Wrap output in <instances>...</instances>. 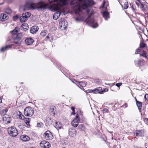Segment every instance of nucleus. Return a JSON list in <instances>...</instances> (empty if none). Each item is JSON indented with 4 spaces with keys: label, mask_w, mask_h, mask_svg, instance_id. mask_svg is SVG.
<instances>
[{
    "label": "nucleus",
    "mask_w": 148,
    "mask_h": 148,
    "mask_svg": "<svg viewBox=\"0 0 148 148\" xmlns=\"http://www.w3.org/2000/svg\"><path fill=\"white\" fill-rule=\"evenodd\" d=\"M43 125V123H38L37 124V127H42Z\"/></svg>",
    "instance_id": "obj_42"
},
{
    "label": "nucleus",
    "mask_w": 148,
    "mask_h": 148,
    "mask_svg": "<svg viewBox=\"0 0 148 148\" xmlns=\"http://www.w3.org/2000/svg\"><path fill=\"white\" fill-rule=\"evenodd\" d=\"M140 47L142 48H143L146 47V45L143 42H142L140 44Z\"/></svg>",
    "instance_id": "obj_36"
},
{
    "label": "nucleus",
    "mask_w": 148,
    "mask_h": 148,
    "mask_svg": "<svg viewBox=\"0 0 148 148\" xmlns=\"http://www.w3.org/2000/svg\"><path fill=\"white\" fill-rule=\"evenodd\" d=\"M71 109L73 111L71 113V114H75V112L74 108L73 107H72L71 108Z\"/></svg>",
    "instance_id": "obj_41"
},
{
    "label": "nucleus",
    "mask_w": 148,
    "mask_h": 148,
    "mask_svg": "<svg viewBox=\"0 0 148 148\" xmlns=\"http://www.w3.org/2000/svg\"><path fill=\"white\" fill-rule=\"evenodd\" d=\"M71 123L72 126L75 127H76L79 124L77 122L75 123L74 121H72Z\"/></svg>",
    "instance_id": "obj_34"
},
{
    "label": "nucleus",
    "mask_w": 148,
    "mask_h": 148,
    "mask_svg": "<svg viewBox=\"0 0 148 148\" xmlns=\"http://www.w3.org/2000/svg\"><path fill=\"white\" fill-rule=\"evenodd\" d=\"M108 110L106 108L103 109V111L105 112H107L108 111Z\"/></svg>",
    "instance_id": "obj_53"
},
{
    "label": "nucleus",
    "mask_w": 148,
    "mask_h": 148,
    "mask_svg": "<svg viewBox=\"0 0 148 148\" xmlns=\"http://www.w3.org/2000/svg\"><path fill=\"white\" fill-rule=\"evenodd\" d=\"M19 30V28L17 27H16L11 32V34H15L18 32Z\"/></svg>",
    "instance_id": "obj_27"
},
{
    "label": "nucleus",
    "mask_w": 148,
    "mask_h": 148,
    "mask_svg": "<svg viewBox=\"0 0 148 148\" xmlns=\"http://www.w3.org/2000/svg\"><path fill=\"white\" fill-rule=\"evenodd\" d=\"M29 119H25V123L27 125H29Z\"/></svg>",
    "instance_id": "obj_37"
},
{
    "label": "nucleus",
    "mask_w": 148,
    "mask_h": 148,
    "mask_svg": "<svg viewBox=\"0 0 148 148\" xmlns=\"http://www.w3.org/2000/svg\"><path fill=\"white\" fill-rule=\"evenodd\" d=\"M135 62L137 66L140 67V66H141L140 65V63H141L142 64H143L144 62V61L143 60L141 61L140 60H138L137 61H135Z\"/></svg>",
    "instance_id": "obj_25"
},
{
    "label": "nucleus",
    "mask_w": 148,
    "mask_h": 148,
    "mask_svg": "<svg viewBox=\"0 0 148 148\" xmlns=\"http://www.w3.org/2000/svg\"><path fill=\"white\" fill-rule=\"evenodd\" d=\"M140 0H137V1H138V2H139L140 3H141L140 1Z\"/></svg>",
    "instance_id": "obj_57"
},
{
    "label": "nucleus",
    "mask_w": 148,
    "mask_h": 148,
    "mask_svg": "<svg viewBox=\"0 0 148 148\" xmlns=\"http://www.w3.org/2000/svg\"><path fill=\"white\" fill-rule=\"evenodd\" d=\"M78 129L80 131H84L85 130V127L84 125L83 124L79 125L78 127Z\"/></svg>",
    "instance_id": "obj_26"
},
{
    "label": "nucleus",
    "mask_w": 148,
    "mask_h": 148,
    "mask_svg": "<svg viewBox=\"0 0 148 148\" xmlns=\"http://www.w3.org/2000/svg\"><path fill=\"white\" fill-rule=\"evenodd\" d=\"M60 6L59 7V8L58 10H54L53 9H52V11H57L56 12L53 16V18L54 20H57L60 16V14H61V11H62V7L63 6Z\"/></svg>",
    "instance_id": "obj_7"
},
{
    "label": "nucleus",
    "mask_w": 148,
    "mask_h": 148,
    "mask_svg": "<svg viewBox=\"0 0 148 148\" xmlns=\"http://www.w3.org/2000/svg\"><path fill=\"white\" fill-rule=\"evenodd\" d=\"M73 9L76 15L80 16L82 13V9H86L94 4L92 0H72L71 3Z\"/></svg>",
    "instance_id": "obj_1"
},
{
    "label": "nucleus",
    "mask_w": 148,
    "mask_h": 148,
    "mask_svg": "<svg viewBox=\"0 0 148 148\" xmlns=\"http://www.w3.org/2000/svg\"><path fill=\"white\" fill-rule=\"evenodd\" d=\"M4 122L6 124H8L10 123L11 118L8 115L4 114L2 117Z\"/></svg>",
    "instance_id": "obj_10"
},
{
    "label": "nucleus",
    "mask_w": 148,
    "mask_h": 148,
    "mask_svg": "<svg viewBox=\"0 0 148 148\" xmlns=\"http://www.w3.org/2000/svg\"><path fill=\"white\" fill-rule=\"evenodd\" d=\"M139 6H140V8L143 11H145L147 10V5L144 4L140 3Z\"/></svg>",
    "instance_id": "obj_22"
},
{
    "label": "nucleus",
    "mask_w": 148,
    "mask_h": 148,
    "mask_svg": "<svg viewBox=\"0 0 148 148\" xmlns=\"http://www.w3.org/2000/svg\"><path fill=\"white\" fill-rule=\"evenodd\" d=\"M25 42L27 44L30 45L32 44L34 40L32 38H28L25 40Z\"/></svg>",
    "instance_id": "obj_17"
},
{
    "label": "nucleus",
    "mask_w": 148,
    "mask_h": 148,
    "mask_svg": "<svg viewBox=\"0 0 148 148\" xmlns=\"http://www.w3.org/2000/svg\"><path fill=\"white\" fill-rule=\"evenodd\" d=\"M140 49H136V51L135 52V54H137L139 53V52H140Z\"/></svg>",
    "instance_id": "obj_44"
},
{
    "label": "nucleus",
    "mask_w": 148,
    "mask_h": 148,
    "mask_svg": "<svg viewBox=\"0 0 148 148\" xmlns=\"http://www.w3.org/2000/svg\"><path fill=\"white\" fill-rule=\"evenodd\" d=\"M55 109L56 108L54 106H51L50 108V111L52 113V115L53 116H54L55 114Z\"/></svg>",
    "instance_id": "obj_24"
},
{
    "label": "nucleus",
    "mask_w": 148,
    "mask_h": 148,
    "mask_svg": "<svg viewBox=\"0 0 148 148\" xmlns=\"http://www.w3.org/2000/svg\"><path fill=\"white\" fill-rule=\"evenodd\" d=\"M122 83H116V86L118 87H119L120 86H121V85H122Z\"/></svg>",
    "instance_id": "obj_47"
},
{
    "label": "nucleus",
    "mask_w": 148,
    "mask_h": 148,
    "mask_svg": "<svg viewBox=\"0 0 148 148\" xmlns=\"http://www.w3.org/2000/svg\"><path fill=\"white\" fill-rule=\"evenodd\" d=\"M21 139L24 141H26L29 140L30 138L27 136L22 135L21 136Z\"/></svg>",
    "instance_id": "obj_23"
},
{
    "label": "nucleus",
    "mask_w": 148,
    "mask_h": 148,
    "mask_svg": "<svg viewBox=\"0 0 148 148\" xmlns=\"http://www.w3.org/2000/svg\"><path fill=\"white\" fill-rule=\"evenodd\" d=\"M33 109L30 107H28L25 108L24 110V113L25 116L31 117L32 116L34 113Z\"/></svg>",
    "instance_id": "obj_6"
},
{
    "label": "nucleus",
    "mask_w": 148,
    "mask_h": 148,
    "mask_svg": "<svg viewBox=\"0 0 148 148\" xmlns=\"http://www.w3.org/2000/svg\"><path fill=\"white\" fill-rule=\"evenodd\" d=\"M47 38H49V36H47Z\"/></svg>",
    "instance_id": "obj_59"
},
{
    "label": "nucleus",
    "mask_w": 148,
    "mask_h": 148,
    "mask_svg": "<svg viewBox=\"0 0 148 148\" xmlns=\"http://www.w3.org/2000/svg\"><path fill=\"white\" fill-rule=\"evenodd\" d=\"M8 112V110L7 109L3 110L2 111V113L5 114Z\"/></svg>",
    "instance_id": "obj_43"
},
{
    "label": "nucleus",
    "mask_w": 148,
    "mask_h": 148,
    "mask_svg": "<svg viewBox=\"0 0 148 148\" xmlns=\"http://www.w3.org/2000/svg\"><path fill=\"white\" fill-rule=\"evenodd\" d=\"M136 136L143 137L144 136V132L143 130H139L136 131Z\"/></svg>",
    "instance_id": "obj_13"
},
{
    "label": "nucleus",
    "mask_w": 148,
    "mask_h": 148,
    "mask_svg": "<svg viewBox=\"0 0 148 148\" xmlns=\"http://www.w3.org/2000/svg\"><path fill=\"white\" fill-rule=\"evenodd\" d=\"M38 29V27L37 26H34L32 27L30 30V32L32 34L36 33Z\"/></svg>",
    "instance_id": "obj_15"
},
{
    "label": "nucleus",
    "mask_w": 148,
    "mask_h": 148,
    "mask_svg": "<svg viewBox=\"0 0 148 148\" xmlns=\"http://www.w3.org/2000/svg\"><path fill=\"white\" fill-rule=\"evenodd\" d=\"M60 25L61 26V27H63L64 28H65L66 27L67 24V22L65 21H62L59 23Z\"/></svg>",
    "instance_id": "obj_21"
},
{
    "label": "nucleus",
    "mask_w": 148,
    "mask_h": 148,
    "mask_svg": "<svg viewBox=\"0 0 148 148\" xmlns=\"http://www.w3.org/2000/svg\"><path fill=\"white\" fill-rule=\"evenodd\" d=\"M142 53V55H140L147 58V56H146L147 53L145 51L143 50V51Z\"/></svg>",
    "instance_id": "obj_35"
},
{
    "label": "nucleus",
    "mask_w": 148,
    "mask_h": 148,
    "mask_svg": "<svg viewBox=\"0 0 148 148\" xmlns=\"http://www.w3.org/2000/svg\"><path fill=\"white\" fill-rule=\"evenodd\" d=\"M8 131V133L12 136H16L18 134L17 129L14 126H11L9 127Z\"/></svg>",
    "instance_id": "obj_5"
},
{
    "label": "nucleus",
    "mask_w": 148,
    "mask_h": 148,
    "mask_svg": "<svg viewBox=\"0 0 148 148\" xmlns=\"http://www.w3.org/2000/svg\"><path fill=\"white\" fill-rule=\"evenodd\" d=\"M145 121L148 125V119H145Z\"/></svg>",
    "instance_id": "obj_50"
},
{
    "label": "nucleus",
    "mask_w": 148,
    "mask_h": 148,
    "mask_svg": "<svg viewBox=\"0 0 148 148\" xmlns=\"http://www.w3.org/2000/svg\"><path fill=\"white\" fill-rule=\"evenodd\" d=\"M12 11L9 8H7L5 11V12L8 14H10L11 13Z\"/></svg>",
    "instance_id": "obj_33"
},
{
    "label": "nucleus",
    "mask_w": 148,
    "mask_h": 148,
    "mask_svg": "<svg viewBox=\"0 0 148 148\" xmlns=\"http://www.w3.org/2000/svg\"><path fill=\"white\" fill-rule=\"evenodd\" d=\"M135 100H136V103H137V102H138V101H138L136 99H135Z\"/></svg>",
    "instance_id": "obj_58"
},
{
    "label": "nucleus",
    "mask_w": 148,
    "mask_h": 148,
    "mask_svg": "<svg viewBox=\"0 0 148 148\" xmlns=\"http://www.w3.org/2000/svg\"><path fill=\"white\" fill-rule=\"evenodd\" d=\"M103 16L106 20L109 18V13L107 11H105L103 13Z\"/></svg>",
    "instance_id": "obj_20"
},
{
    "label": "nucleus",
    "mask_w": 148,
    "mask_h": 148,
    "mask_svg": "<svg viewBox=\"0 0 148 148\" xmlns=\"http://www.w3.org/2000/svg\"><path fill=\"white\" fill-rule=\"evenodd\" d=\"M47 34V32L46 31H44L41 33V35L42 36H45Z\"/></svg>",
    "instance_id": "obj_39"
},
{
    "label": "nucleus",
    "mask_w": 148,
    "mask_h": 148,
    "mask_svg": "<svg viewBox=\"0 0 148 148\" xmlns=\"http://www.w3.org/2000/svg\"><path fill=\"white\" fill-rule=\"evenodd\" d=\"M41 147L44 148H49L51 147L50 143L45 140L42 141L40 143Z\"/></svg>",
    "instance_id": "obj_12"
},
{
    "label": "nucleus",
    "mask_w": 148,
    "mask_h": 148,
    "mask_svg": "<svg viewBox=\"0 0 148 148\" xmlns=\"http://www.w3.org/2000/svg\"><path fill=\"white\" fill-rule=\"evenodd\" d=\"M2 99L1 97H0V103L2 102Z\"/></svg>",
    "instance_id": "obj_55"
},
{
    "label": "nucleus",
    "mask_w": 148,
    "mask_h": 148,
    "mask_svg": "<svg viewBox=\"0 0 148 148\" xmlns=\"http://www.w3.org/2000/svg\"><path fill=\"white\" fill-rule=\"evenodd\" d=\"M136 105L138 107V109L140 110L141 109L142 107V103L140 101L137 102L136 103Z\"/></svg>",
    "instance_id": "obj_30"
},
{
    "label": "nucleus",
    "mask_w": 148,
    "mask_h": 148,
    "mask_svg": "<svg viewBox=\"0 0 148 148\" xmlns=\"http://www.w3.org/2000/svg\"><path fill=\"white\" fill-rule=\"evenodd\" d=\"M44 138L47 140H52L53 139V136L51 132L49 131H47L44 134Z\"/></svg>",
    "instance_id": "obj_9"
},
{
    "label": "nucleus",
    "mask_w": 148,
    "mask_h": 148,
    "mask_svg": "<svg viewBox=\"0 0 148 148\" xmlns=\"http://www.w3.org/2000/svg\"><path fill=\"white\" fill-rule=\"evenodd\" d=\"M29 28L28 25L25 23H24L21 26V29L22 30L25 31L28 29Z\"/></svg>",
    "instance_id": "obj_19"
},
{
    "label": "nucleus",
    "mask_w": 148,
    "mask_h": 148,
    "mask_svg": "<svg viewBox=\"0 0 148 148\" xmlns=\"http://www.w3.org/2000/svg\"><path fill=\"white\" fill-rule=\"evenodd\" d=\"M79 120L80 118L78 116H76L75 118L72 121H74L75 123L77 122V123H79Z\"/></svg>",
    "instance_id": "obj_32"
},
{
    "label": "nucleus",
    "mask_w": 148,
    "mask_h": 148,
    "mask_svg": "<svg viewBox=\"0 0 148 148\" xmlns=\"http://www.w3.org/2000/svg\"><path fill=\"white\" fill-rule=\"evenodd\" d=\"M31 16V14L29 12H25L22 14V16L20 18V21L22 23L26 21L27 19V18Z\"/></svg>",
    "instance_id": "obj_8"
},
{
    "label": "nucleus",
    "mask_w": 148,
    "mask_h": 148,
    "mask_svg": "<svg viewBox=\"0 0 148 148\" xmlns=\"http://www.w3.org/2000/svg\"><path fill=\"white\" fill-rule=\"evenodd\" d=\"M76 130L73 128H70L69 130V134L71 137H75L77 134Z\"/></svg>",
    "instance_id": "obj_11"
},
{
    "label": "nucleus",
    "mask_w": 148,
    "mask_h": 148,
    "mask_svg": "<svg viewBox=\"0 0 148 148\" xmlns=\"http://www.w3.org/2000/svg\"><path fill=\"white\" fill-rule=\"evenodd\" d=\"M22 42V39H19L17 37H15L14 39L13 42L15 44H17L18 45H19L21 44Z\"/></svg>",
    "instance_id": "obj_18"
},
{
    "label": "nucleus",
    "mask_w": 148,
    "mask_h": 148,
    "mask_svg": "<svg viewBox=\"0 0 148 148\" xmlns=\"http://www.w3.org/2000/svg\"><path fill=\"white\" fill-rule=\"evenodd\" d=\"M90 12V10L89 9H87V12L88 14H89Z\"/></svg>",
    "instance_id": "obj_54"
},
{
    "label": "nucleus",
    "mask_w": 148,
    "mask_h": 148,
    "mask_svg": "<svg viewBox=\"0 0 148 148\" xmlns=\"http://www.w3.org/2000/svg\"><path fill=\"white\" fill-rule=\"evenodd\" d=\"M48 1L50 3L53 2H58L57 3L54 4L51 6L52 9L54 10H58L60 6H65L68 3L67 0H48Z\"/></svg>",
    "instance_id": "obj_3"
},
{
    "label": "nucleus",
    "mask_w": 148,
    "mask_h": 148,
    "mask_svg": "<svg viewBox=\"0 0 148 148\" xmlns=\"http://www.w3.org/2000/svg\"><path fill=\"white\" fill-rule=\"evenodd\" d=\"M79 84L83 87H85L86 85V82L85 81H80L79 82Z\"/></svg>",
    "instance_id": "obj_28"
},
{
    "label": "nucleus",
    "mask_w": 148,
    "mask_h": 148,
    "mask_svg": "<svg viewBox=\"0 0 148 148\" xmlns=\"http://www.w3.org/2000/svg\"><path fill=\"white\" fill-rule=\"evenodd\" d=\"M10 47V45H6L5 47H3L1 49V52H3L6 50L8 48Z\"/></svg>",
    "instance_id": "obj_29"
},
{
    "label": "nucleus",
    "mask_w": 148,
    "mask_h": 148,
    "mask_svg": "<svg viewBox=\"0 0 148 148\" xmlns=\"http://www.w3.org/2000/svg\"><path fill=\"white\" fill-rule=\"evenodd\" d=\"M8 18V15L5 13L1 14L0 16L1 21H4L7 20Z\"/></svg>",
    "instance_id": "obj_16"
},
{
    "label": "nucleus",
    "mask_w": 148,
    "mask_h": 148,
    "mask_svg": "<svg viewBox=\"0 0 148 148\" xmlns=\"http://www.w3.org/2000/svg\"><path fill=\"white\" fill-rule=\"evenodd\" d=\"M126 107H127V103H125V104L124 105Z\"/></svg>",
    "instance_id": "obj_56"
},
{
    "label": "nucleus",
    "mask_w": 148,
    "mask_h": 148,
    "mask_svg": "<svg viewBox=\"0 0 148 148\" xmlns=\"http://www.w3.org/2000/svg\"><path fill=\"white\" fill-rule=\"evenodd\" d=\"M130 4L132 6V9L135 10L137 8H138L139 6L140 3L138 2H135L133 3H130Z\"/></svg>",
    "instance_id": "obj_14"
},
{
    "label": "nucleus",
    "mask_w": 148,
    "mask_h": 148,
    "mask_svg": "<svg viewBox=\"0 0 148 148\" xmlns=\"http://www.w3.org/2000/svg\"><path fill=\"white\" fill-rule=\"evenodd\" d=\"M106 89L107 90V91H108V90L107 89Z\"/></svg>",
    "instance_id": "obj_60"
},
{
    "label": "nucleus",
    "mask_w": 148,
    "mask_h": 148,
    "mask_svg": "<svg viewBox=\"0 0 148 148\" xmlns=\"http://www.w3.org/2000/svg\"><path fill=\"white\" fill-rule=\"evenodd\" d=\"M93 92H94V93H95L96 92L97 93L98 92H99V91L98 90H92Z\"/></svg>",
    "instance_id": "obj_49"
},
{
    "label": "nucleus",
    "mask_w": 148,
    "mask_h": 148,
    "mask_svg": "<svg viewBox=\"0 0 148 148\" xmlns=\"http://www.w3.org/2000/svg\"><path fill=\"white\" fill-rule=\"evenodd\" d=\"M144 97L146 100L148 101V94H146L145 96Z\"/></svg>",
    "instance_id": "obj_46"
},
{
    "label": "nucleus",
    "mask_w": 148,
    "mask_h": 148,
    "mask_svg": "<svg viewBox=\"0 0 148 148\" xmlns=\"http://www.w3.org/2000/svg\"><path fill=\"white\" fill-rule=\"evenodd\" d=\"M106 3V2L105 0H104L103 3L102 8L104 7V5Z\"/></svg>",
    "instance_id": "obj_51"
},
{
    "label": "nucleus",
    "mask_w": 148,
    "mask_h": 148,
    "mask_svg": "<svg viewBox=\"0 0 148 148\" xmlns=\"http://www.w3.org/2000/svg\"><path fill=\"white\" fill-rule=\"evenodd\" d=\"M25 117L23 116L22 114H19V118L20 119H24Z\"/></svg>",
    "instance_id": "obj_45"
},
{
    "label": "nucleus",
    "mask_w": 148,
    "mask_h": 148,
    "mask_svg": "<svg viewBox=\"0 0 148 148\" xmlns=\"http://www.w3.org/2000/svg\"><path fill=\"white\" fill-rule=\"evenodd\" d=\"M23 35L21 33H19L16 35V37L18 38L19 39H22L21 38L23 37Z\"/></svg>",
    "instance_id": "obj_31"
},
{
    "label": "nucleus",
    "mask_w": 148,
    "mask_h": 148,
    "mask_svg": "<svg viewBox=\"0 0 148 148\" xmlns=\"http://www.w3.org/2000/svg\"><path fill=\"white\" fill-rule=\"evenodd\" d=\"M124 8L125 9H127L128 7V3L127 2H126L124 4Z\"/></svg>",
    "instance_id": "obj_38"
},
{
    "label": "nucleus",
    "mask_w": 148,
    "mask_h": 148,
    "mask_svg": "<svg viewBox=\"0 0 148 148\" xmlns=\"http://www.w3.org/2000/svg\"><path fill=\"white\" fill-rule=\"evenodd\" d=\"M19 16L18 15H16L13 16V20L14 21H16L19 18Z\"/></svg>",
    "instance_id": "obj_40"
},
{
    "label": "nucleus",
    "mask_w": 148,
    "mask_h": 148,
    "mask_svg": "<svg viewBox=\"0 0 148 148\" xmlns=\"http://www.w3.org/2000/svg\"><path fill=\"white\" fill-rule=\"evenodd\" d=\"M87 24L91 26L93 28H96L98 25L94 19L90 18V16L89 15L85 21Z\"/></svg>",
    "instance_id": "obj_4"
},
{
    "label": "nucleus",
    "mask_w": 148,
    "mask_h": 148,
    "mask_svg": "<svg viewBox=\"0 0 148 148\" xmlns=\"http://www.w3.org/2000/svg\"><path fill=\"white\" fill-rule=\"evenodd\" d=\"M58 122H55V124H56V125H55V127H56V128H61L60 127H58V126H57V124H58Z\"/></svg>",
    "instance_id": "obj_52"
},
{
    "label": "nucleus",
    "mask_w": 148,
    "mask_h": 148,
    "mask_svg": "<svg viewBox=\"0 0 148 148\" xmlns=\"http://www.w3.org/2000/svg\"><path fill=\"white\" fill-rule=\"evenodd\" d=\"M48 5V4L42 1L36 3L29 2H27L24 5L21 7V9L23 11L29 10L31 9H36L39 10L46 8Z\"/></svg>",
    "instance_id": "obj_2"
},
{
    "label": "nucleus",
    "mask_w": 148,
    "mask_h": 148,
    "mask_svg": "<svg viewBox=\"0 0 148 148\" xmlns=\"http://www.w3.org/2000/svg\"><path fill=\"white\" fill-rule=\"evenodd\" d=\"M75 21H76L77 22H80L81 21V20L80 19H79L78 18H75Z\"/></svg>",
    "instance_id": "obj_48"
}]
</instances>
